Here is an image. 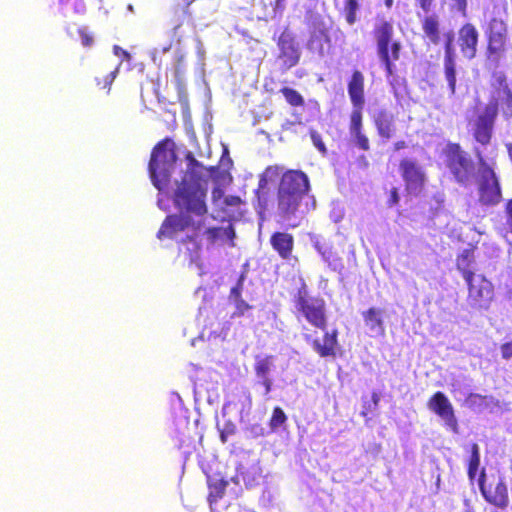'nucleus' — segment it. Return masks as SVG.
I'll return each instance as SVG.
<instances>
[{"instance_id": "nucleus-58", "label": "nucleus", "mask_w": 512, "mask_h": 512, "mask_svg": "<svg viewBox=\"0 0 512 512\" xmlns=\"http://www.w3.org/2000/svg\"><path fill=\"white\" fill-rule=\"evenodd\" d=\"M256 428H258L260 430L258 435H263V429L261 427H259V426H256Z\"/></svg>"}, {"instance_id": "nucleus-56", "label": "nucleus", "mask_w": 512, "mask_h": 512, "mask_svg": "<svg viewBox=\"0 0 512 512\" xmlns=\"http://www.w3.org/2000/svg\"><path fill=\"white\" fill-rule=\"evenodd\" d=\"M385 6L390 9L393 6L394 0H385Z\"/></svg>"}, {"instance_id": "nucleus-7", "label": "nucleus", "mask_w": 512, "mask_h": 512, "mask_svg": "<svg viewBox=\"0 0 512 512\" xmlns=\"http://www.w3.org/2000/svg\"><path fill=\"white\" fill-rule=\"evenodd\" d=\"M373 37L386 76H392L395 72L394 63L400 59L402 51V43L394 39L393 23L386 19L379 20L373 28Z\"/></svg>"}, {"instance_id": "nucleus-51", "label": "nucleus", "mask_w": 512, "mask_h": 512, "mask_svg": "<svg viewBox=\"0 0 512 512\" xmlns=\"http://www.w3.org/2000/svg\"><path fill=\"white\" fill-rule=\"evenodd\" d=\"M224 191L217 187V188H214L213 191H212V199H213V203L215 205H218V202L219 200L223 199L224 200Z\"/></svg>"}, {"instance_id": "nucleus-54", "label": "nucleus", "mask_w": 512, "mask_h": 512, "mask_svg": "<svg viewBox=\"0 0 512 512\" xmlns=\"http://www.w3.org/2000/svg\"><path fill=\"white\" fill-rule=\"evenodd\" d=\"M358 163L362 168H367L369 166L366 157L363 155L358 158Z\"/></svg>"}, {"instance_id": "nucleus-12", "label": "nucleus", "mask_w": 512, "mask_h": 512, "mask_svg": "<svg viewBox=\"0 0 512 512\" xmlns=\"http://www.w3.org/2000/svg\"><path fill=\"white\" fill-rule=\"evenodd\" d=\"M399 172L409 194L419 195L426 186L427 176L417 160L403 158L399 162Z\"/></svg>"}, {"instance_id": "nucleus-32", "label": "nucleus", "mask_w": 512, "mask_h": 512, "mask_svg": "<svg viewBox=\"0 0 512 512\" xmlns=\"http://www.w3.org/2000/svg\"><path fill=\"white\" fill-rule=\"evenodd\" d=\"M359 4L357 0H346L344 4L345 20L349 25H353L357 20V10Z\"/></svg>"}, {"instance_id": "nucleus-25", "label": "nucleus", "mask_w": 512, "mask_h": 512, "mask_svg": "<svg viewBox=\"0 0 512 512\" xmlns=\"http://www.w3.org/2000/svg\"><path fill=\"white\" fill-rule=\"evenodd\" d=\"M207 485H208V502L210 504L217 503L220 499L225 495L226 488L228 486V481L222 477L217 476H208L207 477Z\"/></svg>"}, {"instance_id": "nucleus-26", "label": "nucleus", "mask_w": 512, "mask_h": 512, "mask_svg": "<svg viewBox=\"0 0 512 512\" xmlns=\"http://www.w3.org/2000/svg\"><path fill=\"white\" fill-rule=\"evenodd\" d=\"M313 247L321 255L322 259L327 262L329 266H332L334 270L343 268L341 258L333 251L331 246L316 239L313 241Z\"/></svg>"}, {"instance_id": "nucleus-6", "label": "nucleus", "mask_w": 512, "mask_h": 512, "mask_svg": "<svg viewBox=\"0 0 512 512\" xmlns=\"http://www.w3.org/2000/svg\"><path fill=\"white\" fill-rule=\"evenodd\" d=\"M444 164L451 179L461 187H469L476 177V163L459 143L448 142L443 150Z\"/></svg>"}, {"instance_id": "nucleus-17", "label": "nucleus", "mask_w": 512, "mask_h": 512, "mask_svg": "<svg viewBox=\"0 0 512 512\" xmlns=\"http://www.w3.org/2000/svg\"><path fill=\"white\" fill-rule=\"evenodd\" d=\"M280 168L278 166H268L260 174L258 186L255 190L254 206L257 213L262 217L268 210L270 191L269 183L279 176Z\"/></svg>"}, {"instance_id": "nucleus-22", "label": "nucleus", "mask_w": 512, "mask_h": 512, "mask_svg": "<svg viewBox=\"0 0 512 512\" xmlns=\"http://www.w3.org/2000/svg\"><path fill=\"white\" fill-rule=\"evenodd\" d=\"M274 357L267 355L265 357H257L254 364V372L258 378V384L264 388V395H268L272 391L273 381L269 377Z\"/></svg>"}, {"instance_id": "nucleus-1", "label": "nucleus", "mask_w": 512, "mask_h": 512, "mask_svg": "<svg viewBox=\"0 0 512 512\" xmlns=\"http://www.w3.org/2000/svg\"><path fill=\"white\" fill-rule=\"evenodd\" d=\"M493 95L483 110L468 121L473 140L482 147L490 145L499 109L508 118L512 116V88L503 72L493 74Z\"/></svg>"}, {"instance_id": "nucleus-3", "label": "nucleus", "mask_w": 512, "mask_h": 512, "mask_svg": "<svg viewBox=\"0 0 512 512\" xmlns=\"http://www.w3.org/2000/svg\"><path fill=\"white\" fill-rule=\"evenodd\" d=\"M310 191V181L301 170L285 171L277 188V213L282 220H290L298 212L302 200Z\"/></svg>"}, {"instance_id": "nucleus-18", "label": "nucleus", "mask_w": 512, "mask_h": 512, "mask_svg": "<svg viewBox=\"0 0 512 512\" xmlns=\"http://www.w3.org/2000/svg\"><path fill=\"white\" fill-rule=\"evenodd\" d=\"M479 43V32L473 23L466 22L458 30V46L462 56L467 60L476 57Z\"/></svg>"}, {"instance_id": "nucleus-16", "label": "nucleus", "mask_w": 512, "mask_h": 512, "mask_svg": "<svg viewBox=\"0 0 512 512\" xmlns=\"http://www.w3.org/2000/svg\"><path fill=\"white\" fill-rule=\"evenodd\" d=\"M428 408L444 420L445 425L454 433L458 432L459 424L454 408L448 397L441 391L435 392L428 400Z\"/></svg>"}, {"instance_id": "nucleus-31", "label": "nucleus", "mask_w": 512, "mask_h": 512, "mask_svg": "<svg viewBox=\"0 0 512 512\" xmlns=\"http://www.w3.org/2000/svg\"><path fill=\"white\" fill-rule=\"evenodd\" d=\"M287 415L281 407H274L272 415L269 419V427L272 431H276L279 427L283 426L287 421Z\"/></svg>"}, {"instance_id": "nucleus-47", "label": "nucleus", "mask_w": 512, "mask_h": 512, "mask_svg": "<svg viewBox=\"0 0 512 512\" xmlns=\"http://www.w3.org/2000/svg\"><path fill=\"white\" fill-rule=\"evenodd\" d=\"M222 236L226 237L230 240L231 245L234 246V238L236 237V233L232 224H229L227 227L222 228Z\"/></svg>"}, {"instance_id": "nucleus-53", "label": "nucleus", "mask_w": 512, "mask_h": 512, "mask_svg": "<svg viewBox=\"0 0 512 512\" xmlns=\"http://www.w3.org/2000/svg\"><path fill=\"white\" fill-rule=\"evenodd\" d=\"M407 147L406 142L404 140L396 141L393 144L394 151H400L402 149H405Z\"/></svg>"}, {"instance_id": "nucleus-29", "label": "nucleus", "mask_w": 512, "mask_h": 512, "mask_svg": "<svg viewBox=\"0 0 512 512\" xmlns=\"http://www.w3.org/2000/svg\"><path fill=\"white\" fill-rule=\"evenodd\" d=\"M470 452L471 455L468 461L467 475L469 480L473 482L480 466V449L477 443L471 445Z\"/></svg>"}, {"instance_id": "nucleus-46", "label": "nucleus", "mask_w": 512, "mask_h": 512, "mask_svg": "<svg viewBox=\"0 0 512 512\" xmlns=\"http://www.w3.org/2000/svg\"><path fill=\"white\" fill-rule=\"evenodd\" d=\"M399 200H400V197H399L398 189L394 187L389 192V197L387 200L388 207H393V206L397 205L399 203Z\"/></svg>"}, {"instance_id": "nucleus-40", "label": "nucleus", "mask_w": 512, "mask_h": 512, "mask_svg": "<svg viewBox=\"0 0 512 512\" xmlns=\"http://www.w3.org/2000/svg\"><path fill=\"white\" fill-rule=\"evenodd\" d=\"M206 239L209 244H215L216 241L222 238V228L221 227H210L207 228L204 232Z\"/></svg>"}, {"instance_id": "nucleus-30", "label": "nucleus", "mask_w": 512, "mask_h": 512, "mask_svg": "<svg viewBox=\"0 0 512 512\" xmlns=\"http://www.w3.org/2000/svg\"><path fill=\"white\" fill-rule=\"evenodd\" d=\"M280 92L284 96L286 102L292 107L304 106L305 101L303 96L295 89L289 87H282Z\"/></svg>"}, {"instance_id": "nucleus-5", "label": "nucleus", "mask_w": 512, "mask_h": 512, "mask_svg": "<svg viewBox=\"0 0 512 512\" xmlns=\"http://www.w3.org/2000/svg\"><path fill=\"white\" fill-rule=\"evenodd\" d=\"M176 161V146L172 139L164 138L153 147L148 170L151 181L158 190H163L169 184Z\"/></svg>"}, {"instance_id": "nucleus-11", "label": "nucleus", "mask_w": 512, "mask_h": 512, "mask_svg": "<svg viewBox=\"0 0 512 512\" xmlns=\"http://www.w3.org/2000/svg\"><path fill=\"white\" fill-rule=\"evenodd\" d=\"M467 286V304L476 311H487L495 297L494 285L483 274L464 280Z\"/></svg>"}, {"instance_id": "nucleus-34", "label": "nucleus", "mask_w": 512, "mask_h": 512, "mask_svg": "<svg viewBox=\"0 0 512 512\" xmlns=\"http://www.w3.org/2000/svg\"><path fill=\"white\" fill-rule=\"evenodd\" d=\"M118 72H119V66L117 68H115V70H113L112 72L107 74L105 77H103V79L97 78L96 79L97 85L100 86L102 89H106L107 92H110L112 83L115 80Z\"/></svg>"}, {"instance_id": "nucleus-10", "label": "nucleus", "mask_w": 512, "mask_h": 512, "mask_svg": "<svg viewBox=\"0 0 512 512\" xmlns=\"http://www.w3.org/2000/svg\"><path fill=\"white\" fill-rule=\"evenodd\" d=\"M479 178L477 181L478 203L481 206L492 207L502 200L500 180L493 167L478 154Z\"/></svg>"}, {"instance_id": "nucleus-13", "label": "nucleus", "mask_w": 512, "mask_h": 512, "mask_svg": "<svg viewBox=\"0 0 512 512\" xmlns=\"http://www.w3.org/2000/svg\"><path fill=\"white\" fill-rule=\"evenodd\" d=\"M478 485L487 503L501 510H505L509 506L508 487L504 478L499 477L497 481L486 484V473L482 469L478 478Z\"/></svg>"}, {"instance_id": "nucleus-23", "label": "nucleus", "mask_w": 512, "mask_h": 512, "mask_svg": "<svg viewBox=\"0 0 512 512\" xmlns=\"http://www.w3.org/2000/svg\"><path fill=\"white\" fill-rule=\"evenodd\" d=\"M373 123L381 139L388 140L394 136L396 130L394 116L387 110H379L373 118Z\"/></svg>"}, {"instance_id": "nucleus-50", "label": "nucleus", "mask_w": 512, "mask_h": 512, "mask_svg": "<svg viewBox=\"0 0 512 512\" xmlns=\"http://www.w3.org/2000/svg\"><path fill=\"white\" fill-rule=\"evenodd\" d=\"M195 0H183V4H177V9H180L185 16H191L189 7Z\"/></svg>"}, {"instance_id": "nucleus-48", "label": "nucleus", "mask_w": 512, "mask_h": 512, "mask_svg": "<svg viewBox=\"0 0 512 512\" xmlns=\"http://www.w3.org/2000/svg\"><path fill=\"white\" fill-rule=\"evenodd\" d=\"M506 222L512 233V198L509 199L505 204Z\"/></svg>"}, {"instance_id": "nucleus-4", "label": "nucleus", "mask_w": 512, "mask_h": 512, "mask_svg": "<svg viewBox=\"0 0 512 512\" xmlns=\"http://www.w3.org/2000/svg\"><path fill=\"white\" fill-rule=\"evenodd\" d=\"M347 92L352 104L349 116V134L354 145L363 151L370 150V140L364 132L363 109L365 105V77L360 70H353L347 83Z\"/></svg>"}, {"instance_id": "nucleus-39", "label": "nucleus", "mask_w": 512, "mask_h": 512, "mask_svg": "<svg viewBox=\"0 0 512 512\" xmlns=\"http://www.w3.org/2000/svg\"><path fill=\"white\" fill-rule=\"evenodd\" d=\"M244 280H245V274L241 275L234 287L230 290V298L233 301H236L238 299H242V291L244 287Z\"/></svg>"}, {"instance_id": "nucleus-52", "label": "nucleus", "mask_w": 512, "mask_h": 512, "mask_svg": "<svg viewBox=\"0 0 512 512\" xmlns=\"http://www.w3.org/2000/svg\"><path fill=\"white\" fill-rule=\"evenodd\" d=\"M113 50H114V53H115L116 55H120V56H122V57H123L124 59H126V60H129V59H130V54H129V52H128V51H126V50H124V49H122L121 47H119V46L115 45V46H114V48H113Z\"/></svg>"}, {"instance_id": "nucleus-38", "label": "nucleus", "mask_w": 512, "mask_h": 512, "mask_svg": "<svg viewBox=\"0 0 512 512\" xmlns=\"http://www.w3.org/2000/svg\"><path fill=\"white\" fill-rule=\"evenodd\" d=\"M310 138L312 140L313 145L319 150L322 155L327 154V148L322 140L321 135L316 130H310L309 132Z\"/></svg>"}, {"instance_id": "nucleus-33", "label": "nucleus", "mask_w": 512, "mask_h": 512, "mask_svg": "<svg viewBox=\"0 0 512 512\" xmlns=\"http://www.w3.org/2000/svg\"><path fill=\"white\" fill-rule=\"evenodd\" d=\"M77 33L80 37L81 45L84 48L89 49L94 45V43H95L94 34L87 27L78 28Z\"/></svg>"}, {"instance_id": "nucleus-15", "label": "nucleus", "mask_w": 512, "mask_h": 512, "mask_svg": "<svg viewBox=\"0 0 512 512\" xmlns=\"http://www.w3.org/2000/svg\"><path fill=\"white\" fill-rule=\"evenodd\" d=\"M202 226L201 222H195L189 215L181 214H170L167 215L162 222L158 232L157 238L159 240L172 239L178 233L185 231L188 228L198 230Z\"/></svg>"}, {"instance_id": "nucleus-20", "label": "nucleus", "mask_w": 512, "mask_h": 512, "mask_svg": "<svg viewBox=\"0 0 512 512\" xmlns=\"http://www.w3.org/2000/svg\"><path fill=\"white\" fill-rule=\"evenodd\" d=\"M454 35L452 31L445 33L444 44V75L451 95L456 92V54L453 46Z\"/></svg>"}, {"instance_id": "nucleus-27", "label": "nucleus", "mask_w": 512, "mask_h": 512, "mask_svg": "<svg viewBox=\"0 0 512 512\" xmlns=\"http://www.w3.org/2000/svg\"><path fill=\"white\" fill-rule=\"evenodd\" d=\"M187 170L183 178H186L190 183H200L202 179L203 165L193 156L191 152L186 155Z\"/></svg>"}, {"instance_id": "nucleus-21", "label": "nucleus", "mask_w": 512, "mask_h": 512, "mask_svg": "<svg viewBox=\"0 0 512 512\" xmlns=\"http://www.w3.org/2000/svg\"><path fill=\"white\" fill-rule=\"evenodd\" d=\"M476 250L477 245L470 244L456 256V269L461 274L463 280L476 275L474 271L476 265Z\"/></svg>"}, {"instance_id": "nucleus-2", "label": "nucleus", "mask_w": 512, "mask_h": 512, "mask_svg": "<svg viewBox=\"0 0 512 512\" xmlns=\"http://www.w3.org/2000/svg\"><path fill=\"white\" fill-rule=\"evenodd\" d=\"M296 310L313 327L325 331L323 340L312 339L310 335H304L306 342L310 343L314 351L322 358L335 357L338 348V330L326 331L327 316L325 301L321 298L311 297L303 285L298 289L293 299Z\"/></svg>"}, {"instance_id": "nucleus-55", "label": "nucleus", "mask_w": 512, "mask_h": 512, "mask_svg": "<svg viewBox=\"0 0 512 512\" xmlns=\"http://www.w3.org/2000/svg\"><path fill=\"white\" fill-rule=\"evenodd\" d=\"M284 8V5H283V0H275V6H274V10H283Z\"/></svg>"}, {"instance_id": "nucleus-8", "label": "nucleus", "mask_w": 512, "mask_h": 512, "mask_svg": "<svg viewBox=\"0 0 512 512\" xmlns=\"http://www.w3.org/2000/svg\"><path fill=\"white\" fill-rule=\"evenodd\" d=\"M207 190L200 183L182 178L173 193L174 206L184 215L203 217L208 213Z\"/></svg>"}, {"instance_id": "nucleus-36", "label": "nucleus", "mask_w": 512, "mask_h": 512, "mask_svg": "<svg viewBox=\"0 0 512 512\" xmlns=\"http://www.w3.org/2000/svg\"><path fill=\"white\" fill-rule=\"evenodd\" d=\"M380 401V396L378 393L373 392L372 393V401L371 402H364L363 409L361 411V416L367 417L368 414L374 410H376L378 404Z\"/></svg>"}, {"instance_id": "nucleus-43", "label": "nucleus", "mask_w": 512, "mask_h": 512, "mask_svg": "<svg viewBox=\"0 0 512 512\" xmlns=\"http://www.w3.org/2000/svg\"><path fill=\"white\" fill-rule=\"evenodd\" d=\"M236 433V427L234 424L228 422L224 425L223 429L220 430V440L222 443L228 441V437Z\"/></svg>"}, {"instance_id": "nucleus-42", "label": "nucleus", "mask_w": 512, "mask_h": 512, "mask_svg": "<svg viewBox=\"0 0 512 512\" xmlns=\"http://www.w3.org/2000/svg\"><path fill=\"white\" fill-rule=\"evenodd\" d=\"M235 304V312L233 313V317H242L249 311L252 306L248 304L244 299H238L234 301Z\"/></svg>"}, {"instance_id": "nucleus-44", "label": "nucleus", "mask_w": 512, "mask_h": 512, "mask_svg": "<svg viewBox=\"0 0 512 512\" xmlns=\"http://www.w3.org/2000/svg\"><path fill=\"white\" fill-rule=\"evenodd\" d=\"M222 204L226 207H239L242 204V199L236 195H229L224 197Z\"/></svg>"}, {"instance_id": "nucleus-45", "label": "nucleus", "mask_w": 512, "mask_h": 512, "mask_svg": "<svg viewBox=\"0 0 512 512\" xmlns=\"http://www.w3.org/2000/svg\"><path fill=\"white\" fill-rule=\"evenodd\" d=\"M501 356L503 359L508 360L512 358V340L505 342L500 347Z\"/></svg>"}, {"instance_id": "nucleus-9", "label": "nucleus", "mask_w": 512, "mask_h": 512, "mask_svg": "<svg viewBox=\"0 0 512 512\" xmlns=\"http://www.w3.org/2000/svg\"><path fill=\"white\" fill-rule=\"evenodd\" d=\"M484 35L485 59L488 63L498 66L510 46L507 23L500 17H492L484 28Z\"/></svg>"}, {"instance_id": "nucleus-57", "label": "nucleus", "mask_w": 512, "mask_h": 512, "mask_svg": "<svg viewBox=\"0 0 512 512\" xmlns=\"http://www.w3.org/2000/svg\"><path fill=\"white\" fill-rule=\"evenodd\" d=\"M178 74H179V71H178V70H176L177 84H178L179 88H182V83H181V80H180V78H179V75H178Z\"/></svg>"}, {"instance_id": "nucleus-24", "label": "nucleus", "mask_w": 512, "mask_h": 512, "mask_svg": "<svg viewBox=\"0 0 512 512\" xmlns=\"http://www.w3.org/2000/svg\"><path fill=\"white\" fill-rule=\"evenodd\" d=\"M421 28L424 38L431 44L438 45L441 42V22L437 14L426 15L421 20Z\"/></svg>"}, {"instance_id": "nucleus-37", "label": "nucleus", "mask_w": 512, "mask_h": 512, "mask_svg": "<svg viewBox=\"0 0 512 512\" xmlns=\"http://www.w3.org/2000/svg\"><path fill=\"white\" fill-rule=\"evenodd\" d=\"M466 403L470 408H476L486 405V396L470 393L466 398Z\"/></svg>"}, {"instance_id": "nucleus-35", "label": "nucleus", "mask_w": 512, "mask_h": 512, "mask_svg": "<svg viewBox=\"0 0 512 512\" xmlns=\"http://www.w3.org/2000/svg\"><path fill=\"white\" fill-rule=\"evenodd\" d=\"M450 10L459 13L462 17L467 16L468 0H449Z\"/></svg>"}, {"instance_id": "nucleus-19", "label": "nucleus", "mask_w": 512, "mask_h": 512, "mask_svg": "<svg viewBox=\"0 0 512 512\" xmlns=\"http://www.w3.org/2000/svg\"><path fill=\"white\" fill-rule=\"evenodd\" d=\"M269 244L272 250L283 261H297V257L293 254L295 248V238L293 234L286 231H274L270 235Z\"/></svg>"}, {"instance_id": "nucleus-49", "label": "nucleus", "mask_w": 512, "mask_h": 512, "mask_svg": "<svg viewBox=\"0 0 512 512\" xmlns=\"http://www.w3.org/2000/svg\"><path fill=\"white\" fill-rule=\"evenodd\" d=\"M416 3L422 11L428 13L433 7L434 0H416Z\"/></svg>"}, {"instance_id": "nucleus-41", "label": "nucleus", "mask_w": 512, "mask_h": 512, "mask_svg": "<svg viewBox=\"0 0 512 512\" xmlns=\"http://www.w3.org/2000/svg\"><path fill=\"white\" fill-rule=\"evenodd\" d=\"M187 242L192 243L194 246L193 251L190 252V254H189V260L191 262H194L199 258L200 245L197 242L196 236H186L185 238L182 239V243H187Z\"/></svg>"}, {"instance_id": "nucleus-14", "label": "nucleus", "mask_w": 512, "mask_h": 512, "mask_svg": "<svg viewBox=\"0 0 512 512\" xmlns=\"http://www.w3.org/2000/svg\"><path fill=\"white\" fill-rule=\"evenodd\" d=\"M277 47V59L282 71H287L299 63L301 51L292 33L284 30L278 37Z\"/></svg>"}, {"instance_id": "nucleus-28", "label": "nucleus", "mask_w": 512, "mask_h": 512, "mask_svg": "<svg viewBox=\"0 0 512 512\" xmlns=\"http://www.w3.org/2000/svg\"><path fill=\"white\" fill-rule=\"evenodd\" d=\"M382 311L375 307H371L362 313L365 325L371 330H384Z\"/></svg>"}]
</instances>
